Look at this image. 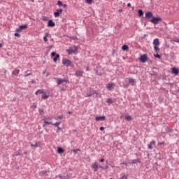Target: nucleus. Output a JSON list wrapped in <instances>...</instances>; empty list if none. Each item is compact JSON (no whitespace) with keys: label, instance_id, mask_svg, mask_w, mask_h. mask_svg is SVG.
<instances>
[{"label":"nucleus","instance_id":"obj_12","mask_svg":"<svg viewBox=\"0 0 179 179\" xmlns=\"http://www.w3.org/2000/svg\"><path fill=\"white\" fill-rule=\"evenodd\" d=\"M145 17L147 19H151L152 17H153V13L152 12H148L147 13H145Z\"/></svg>","mask_w":179,"mask_h":179},{"label":"nucleus","instance_id":"obj_63","mask_svg":"<svg viewBox=\"0 0 179 179\" xmlns=\"http://www.w3.org/2000/svg\"><path fill=\"white\" fill-rule=\"evenodd\" d=\"M18 155H20V153L17 152V153L16 154V156H18Z\"/></svg>","mask_w":179,"mask_h":179},{"label":"nucleus","instance_id":"obj_25","mask_svg":"<svg viewBox=\"0 0 179 179\" xmlns=\"http://www.w3.org/2000/svg\"><path fill=\"white\" fill-rule=\"evenodd\" d=\"M138 15H139V16H143V15H144L141 8H140V10H138Z\"/></svg>","mask_w":179,"mask_h":179},{"label":"nucleus","instance_id":"obj_44","mask_svg":"<svg viewBox=\"0 0 179 179\" xmlns=\"http://www.w3.org/2000/svg\"><path fill=\"white\" fill-rule=\"evenodd\" d=\"M31 146H34L35 148H38V145L36 143L34 145L31 144Z\"/></svg>","mask_w":179,"mask_h":179},{"label":"nucleus","instance_id":"obj_28","mask_svg":"<svg viewBox=\"0 0 179 179\" xmlns=\"http://www.w3.org/2000/svg\"><path fill=\"white\" fill-rule=\"evenodd\" d=\"M129 83H131L132 85H134V83H135V79L130 78L129 79Z\"/></svg>","mask_w":179,"mask_h":179},{"label":"nucleus","instance_id":"obj_11","mask_svg":"<svg viewBox=\"0 0 179 179\" xmlns=\"http://www.w3.org/2000/svg\"><path fill=\"white\" fill-rule=\"evenodd\" d=\"M96 92L93 90L92 89H90V92L87 93V97H90L91 96H93V94H95Z\"/></svg>","mask_w":179,"mask_h":179},{"label":"nucleus","instance_id":"obj_48","mask_svg":"<svg viewBox=\"0 0 179 179\" xmlns=\"http://www.w3.org/2000/svg\"><path fill=\"white\" fill-rule=\"evenodd\" d=\"M58 118H59V120H63V115H59Z\"/></svg>","mask_w":179,"mask_h":179},{"label":"nucleus","instance_id":"obj_13","mask_svg":"<svg viewBox=\"0 0 179 179\" xmlns=\"http://www.w3.org/2000/svg\"><path fill=\"white\" fill-rule=\"evenodd\" d=\"M95 120H96V121H103L104 120H106V116L103 115V116H100V117H96Z\"/></svg>","mask_w":179,"mask_h":179},{"label":"nucleus","instance_id":"obj_10","mask_svg":"<svg viewBox=\"0 0 179 179\" xmlns=\"http://www.w3.org/2000/svg\"><path fill=\"white\" fill-rule=\"evenodd\" d=\"M115 86V83H108L107 86V89H108V90H113Z\"/></svg>","mask_w":179,"mask_h":179},{"label":"nucleus","instance_id":"obj_47","mask_svg":"<svg viewBox=\"0 0 179 179\" xmlns=\"http://www.w3.org/2000/svg\"><path fill=\"white\" fill-rule=\"evenodd\" d=\"M156 58H161L160 55L159 54H157V55H155Z\"/></svg>","mask_w":179,"mask_h":179},{"label":"nucleus","instance_id":"obj_30","mask_svg":"<svg viewBox=\"0 0 179 179\" xmlns=\"http://www.w3.org/2000/svg\"><path fill=\"white\" fill-rule=\"evenodd\" d=\"M155 48V51H156L157 52L160 51V48H159L158 45H157L156 47H154Z\"/></svg>","mask_w":179,"mask_h":179},{"label":"nucleus","instance_id":"obj_55","mask_svg":"<svg viewBox=\"0 0 179 179\" xmlns=\"http://www.w3.org/2000/svg\"><path fill=\"white\" fill-rule=\"evenodd\" d=\"M49 36V33L46 34V38H48V37Z\"/></svg>","mask_w":179,"mask_h":179},{"label":"nucleus","instance_id":"obj_54","mask_svg":"<svg viewBox=\"0 0 179 179\" xmlns=\"http://www.w3.org/2000/svg\"><path fill=\"white\" fill-rule=\"evenodd\" d=\"M127 6H129V8H130V6H131V3H128Z\"/></svg>","mask_w":179,"mask_h":179},{"label":"nucleus","instance_id":"obj_16","mask_svg":"<svg viewBox=\"0 0 179 179\" xmlns=\"http://www.w3.org/2000/svg\"><path fill=\"white\" fill-rule=\"evenodd\" d=\"M172 73H173L174 75H178L179 70L177 69V68H172Z\"/></svg>","mask_w":179,"mask_h":179},{"label":"nucleus","instance_id":"obj_15","mask_svg":"<svg viewBox=\"0 0 179 179\" xmlns=\"http://www.w3.org/2000/svg\"><path fill=\"white\" fill-rule=\"evenodd\" d=\"M48 27H55V23L53 22V20H49L48 23Z\"/></svg>","mask_w":179,"mask_h":179},{"label":"nucleus","instance_id":"obj_51","mask_svg":"<svg viewBox=\"0 0 179 179\" xmlns=\"http://www.w3.org/2000/svg\"><path fill=\"white\" fill-rule=\"evenodd\" d=\"M104 130V127H100V131H103Z\"/></svg>","mask_w":179,"mask_h":179},{"label":"nucleus","instance_id":"obj_9","mask_svg":"<svg viewBox=\"0 0 179 179\" xmlns=\"http://www.w3.org/2000/svg\"><path fill=\"white\" fill-rule=\"evenodd\" d=\"M25 29H27V24H24V26H20L19 29H16V31L21 32L22 30H25Z\"/></svg>","mask_w":179,"mask_h":179},{"label":"nucleus","instance_id":"obj_57","mask_svg":"<svg viewBox=\"0 0 179 179\" xmlns=\"http://www.w3.org/2000/svg\"><path fill=\"white\" fill-rule=\"evenodd\" d=\"M59 178H64V177L61 175L59 176Z\"/></svg>","mask_w":179,"mask_h":179},{"label":"nucleus","instance_id":"obj_34","mask_svg":"<svg viewBox=\"0 0 179 179\" xmlns=\"http://www.w3.org/2000/svg\"><path fill=\"white\" fill-rule=\"evenodd\" d=\"M42 20H43V22H48V17H42Z\"/></svg>","mask_w":179,"mask_h":179},{"label":"nucleus","instance_id":"obj_18","mask_svg":"<svg viewBox=\"0 0 179 179\" xmlns=\"http://www.w3.org/2000/svg\"><path fill=\"white\" fill-rule=\"evenodd\" d=\"M152 145H155V141H152V142H150V145H148V148L149 149H152L153 146Z\"/></svg>","mask_w":179,"mask_h":179},{"label":"nucleus","instance_id":"obj_29","mask_svg":"<svg viewBox=\"0 0 179 179\" xmlns=\"http://www.w3.org/2000/svg\"><path fill=\"white\" fill-rule=\"evenodd\" d=\"M57 5H59V6H63V3L62 0H58Z\"/></svg>","mask_w":179,"mask_h":179},{"label":"nucleus","instance_id":"obj_42","mask_svg":"<svg viewBox=\"0 0 179 179\" xmlns=\"http://www.w3.org/2000/svg\"><path fill=\"white\" fill-rule=\"evenodd\" d=\"M70 40H78V37H70Z\"/></svg>","mask_w":179,"mask_h":179},{"label":"nucleus","instance_id":"obj_23","mask_svg":"<svg viewBox=\"0 0 179 179\" xmlns=\"http://www.w3.org/2000/svg\"><path fill=\"white\" fill-rule=\"evenodd\" d=\"M57 152L58 153H64V150L62 148H58Z\"/></svg>","mask_w":179,"mask_h":179},{"label":"nucleus","instance_id":"obj_24","mask_svg":"<svg viewBox=\"0 0 179 179\" xmlns=\"http://www.w3.org/2000/svg\"><path fill=\"white\" fill-rule=\"evenodd\" d=\"M55 17H58L59 16V10H57V12H55Z\"/></svg>","mask_w":179,"mask_h":179},{"label":"nucleus","instance_id":"obj_58","mask_svg":"<svg viewBox=\"0 0 179 179\" xmlns=\"http://www.w3.org/2000/svg\"><path fill=\"white\" fill-rule=\"evenodd\" d=\"M2 47H3V44L0 43V48H2Z\"/></svg>","mask_w":179,"mask_h":179},{"label":"nucleus","instance_id":"obj_1","mask_svg":"<svg viewBox=\"0 0 179 179\" xmlns=\"http://www.w3.org/2000/svg\"><path fill=\"white\" fill-rule=\"evenodd\" d=\"M62 64L66 66H73L71 61H70V59H66V58L62 59Z\"/></svg>","mask_w":179,"mask_h":179},{"label":"nucleus","instance_id":"obj_39","mask_svg":"<svg viewBox=\"0 0 179 179\" xmlns=\"http://www.w3.org/2000/svg\"><path fill=\"white\" fill-rule=\"evenodd\" d=\"M19 31H17V33H15V37H20V34H19Z\"/></svg>","mask_w":179,"mask_h":179},{"label":"nucleus","instance_id":"obj_38","mask_svg":"<svg viewBox=\"0 0 179 179\" xmlns=\"http://www.w3.org/2000/svg\"><path fill=\"white\" fill-rule=\"evenodd\" d=\"M128 178V176H122V177H120V179H127Z\"/></svg>","mask_w":179,"mask_h":179},{"label":"nucleus","instance_id":"obj_49","mask_svg":"<svg viewBox=\"0 0 179 179\" xmlns=\"http://www.w3.org/2000/svg\"><path fill=\"white\" fill-rule=\"evenodd\" d=\"M173 41H174L175 43H179V40H178L177 38H176L175 40H173Z\"/></svg>","mask_w":179,"mask_h":179},{"label":"nucleus","instance_id":"obj_21","mask_svg":"<svg viewBox=\"0 0 179 179\" xmlns=\"http://www.w3.org/2000/svg\"><path fill=\"white\" fill-rule=\"evenodd\" d=\"M141 160L140 159H134V160L131 161L132 164L135 163H140Z\"/></svg>","mask_w":179,"mask_h":179},{"label":"nucleus","instance_id":"obj_45","mask_svg":"<svg viewBox=\"0 0 179 179\" xmlns=\"http://www.w3.org/2000/svg\"><path fill=\"white\" fill-rule=\"evenodd\" d=\"M59 131H62V128L58 125V129L57 130V132H59Z\"/></svg>","mask_w":179,"mask_h":179},{"label":"nucleus","instance_id":"obj_4","mask_svg":"<svg viewBox=\"0 0 179 179\" xmlns=\"http://www.w3.org/2000/svg\"><path fill=\"white\" fill-rule=\"evenodd\" d=\"M162 19L161 17H152V19L150 20L151 23H153V24H157L159 22H161Z\"/></svg>","mask_w":179,"mask_h":179},{"label":"nucleus","instance_id":"obj_37","mask_svg":"<svg viewBox=\"0 0 179 179\" xmlns=\"http://www.w3.org/2000/svg\"><path fill=\"white\" fill-rule=\"evenodd\" d=\"M39 113L41 115L44 114V110H42L41 108H39Z\"/></svg>","mask_w":179,"mask_h":179},{"label":"nucleus","instance_id":"obj_40","mask_svg":"<svg viewBox=\"0 0 179 179\" xmlns=\"http://www.w3.org/2000/svg\"><path fill=\"white\" fill-rule=\"evenodd\" d=\"M107 103H113L112 99H108Z\"/></svg>","mask_w":179,"mask_h":179},{"label":"nucleus","instance_id":"obj_53","mask_svg":"<svg viewBox=\"0 0 179 179\" xmlns=\"http://www.w3.org/2000/svg\"><path fill=\"white\" fill-rule=\"evenodd\" d=\"M70 176H69V174H67L66 176H65V178H69Z\"/></svg>","mask_w":179,"mask_h":179},{"label":"nucleus","instance_id":"obj_56","mask_svg":"<svg viewBox=\"0 0 179 179\" xmlns=\"http://www.w3.org/2000/svg\"><path fill=\"white\" fill-rule=\"evenodd\" d=\"M31 83H36V80H31Z\"/></svg>","mask_w":179,"mask_h":179},{"label":"nucleus","instance_id":"obj_19","mask_svg":"<svg viewBox=\"0 0 179 179\" xmlns=\"http://www.w3.org/2000/svg\"><path fill=\"white\" fill-rule=\"evenodd\" d=\"M122 49L123 50V51H129V47L126 45H122Z\"/></svg>","mask_w":179,"mask_h":179},{"label":"nucleus","instance_id":"obj_31","mask_svg":"<svg viewBox=\"0 0 179 179\" xmlns=\"http://www.w3.org/2000/svg\"><path fill=\"white\" fill-rule=\"evenodd\" d=\"M39 174H40V176H44V174H47V171H40Z\"/></svg>","mask_w":179,"mask_h":179},{"label":"nucleus","instance_id":"obj_27","mask_svg":"<svg viewBox=\"0 0 179 179\" xmlns=\"http://www.w3.org/2000/svg\"><path fill=\"white\" fill-rule=\"evenodd\" d=\"M125 120H127V121H131L132 118L131 115H127V117H125Z\"/></svg>","mask_w":179,"mask_h":179},{"label":"nucleus","instance_id":"obj_17","mask_svg":"<svg viewBox=\"0 0 179 179\" xmlns=\"http://www.w3.org/2000/svg\"><path fill=\"white\" fill-rule=\"evenodd\" d=\"M84 72L83 71H77L76 73V76H83Z\"/></svg>","mask_w":179,"mask_h":179},{"label":"nucleus","instance_id":"obj_41","mask_svg":"<svg viewBox=\"0 0 179 179\" xmlns=\"http://www.w3.org/2000/svg\"><path fill=\"white\" fill-rule=\"evenodd\" d=\"M43 120H52V117H45L43 118Z\"/></svg>","mask_w":179,"mask_h":179},{"label":"nucleus","instance_id":"obj_60","mask_svg":"<svg viewBox=\"0 0 179 179\" xmlns=\"http://www.w3.org/2000/svg\"><path fill=\"white\" fill-rule=\"evenodd\" d=\"M34 108H36L37 106L34 104Z\"/></svg>","mask_w":179,"mask_h":179},{"label":"nucleus","instance_id":"obj_2","mask_svg":"<svg viewBox=\"0 0 179 179\" xmlns=\"http://www.w3.org/2000/svg\"><path fill=\"white\" fill-rule=\"evenodd\" d=\"M78 50V47L73 46L69 48V50H67V52H68V54L71 55V54L76 52Z\"/></svg>","mask_w":179,"mask_h":179},{"label":"nucleus","instance_id":"obj_5","mask_svg":"<svg viewBox=\"0 0 179 179\" xmlns=\"http://www.w3.org/2000/svg\"><path fill=\"white\" fill-rule=\"evenodd\" d=\"M91 167L92 169H94V171H97L99 170V163L97 162H94V163H92Z\"/></svg>","mask_w":179,"mask_h":179},{"label":"nucleus","instance_id":"obj_35","mask_svg":"<svg viewBox=\"0 0 179 179\" xmlns=\"http://www.w3.org/2000/svg\"><path fill=\"white\" fill-rule=\"evenodd\" d=\"M80 149H73V152L74 153H78V152H80Z\"/></svg>","mask_w":179,"mask_h":179},{"label":"nucleus","instance_id":"obj_22","mask_svg":"<svg viewBox=\"0 0 179 179\" xmlns=\"http://www.w3.org/2000/svg\"><path fill=\"white\" fill-rule=\"evenodd\" d=\"M20 73L19 69H15L13 72V75H18Z\"/></svg>","mask_w":179,"mask_h":179},{"label":"nucleus","instance_id":"obj_46","mask_svg":"<svg viewBox=\"0 0 179 179\" xmlns=\"http://www.w3.org/2000/svg\"><path fill=\"white\" fill-rule=\"evenodd\" d=\"M62 12H63V8H59V15L62 14Z\"/></svg>","mask_w":179,"mask_h":179},{"label":"nucleus","instance_id":"obj_36","mask_svg":"<svg viewBox=\"0 0 179 179\" xmlns=\"http://www.w3.org/2000/svg\"><path fill=\"white\" fill-rule=\"evenodd\" d=\"M87 3H89V5H91L92 2H93V0H85Z\"/></svg>","mask_w":179,"mask_h":179},{"label":"nucleus","instance_id":"obj_43","mask_svg":"<svg viewBox=\"0 0 179 179\" xmlns=\"http://www.w3.org/2000/svg\"><path fill=\"white\" fill-rule=\"evenodd\" d=\"M43 40H44L45 42L48 41V38H47V34H46V36H45V37H43Z\"/></svg>","mask_w":179,"mask_h":179},{"label":"nucleus","instance_id":"obj_7","mask_svg":"<svg viewBox=\"0 0 179 179\" xmlns=\"http://www.w3.org/2000/svg\"><path fill=\"white\" fill-rule=\"evenodd\" d=\"M140 61L141 62H143V63H145L146 62V61H148V57L146 55H141L140 57Z\"/></svg>","mask_w":179,"mask_h":179},{"label":"nucleus","instance_id":"obj_14","mask_svg":"<svg viewBox=\"0 0 179 179\" xmlns=\"http://www.w3.org/2000/svg\"><path fill=\"white\" fill-rule=\"evenodd\" d=\"M153 45H155V47H157V45H160V43H159V38H155L153 41Z\"/></svg>","mask_w":179,"mask_h":179},{"label":"nucleus","instance_id":"obj_20","mask_svg":"<svg viewBox=\"0 0 179 179\" xmlns=\"http://www.w3.org/2000/svg\"><path fill=\"white\" fill-rule=\"evenodd\" d=\"M42 99H48L49 96H48V94L45 92H43L42 93Z\"/></svg>","mask_w":179,"mask_h":179},{"label":"nucleus","instance_id":"obj_8","mask_svg":"<svg viewBox=\"0 0 179 179\" xmlns=\"http://www.w3.org/2000/svg\"><path fill=\"white\" fill-rule=\"evenodd\" d=\"M43 128H45V127H46V125H52L53 122H52V121H49L48 120H44L43 119Z\"/></svg>","mask_w":179,"mask_h":179},{"label":"nucleus","instance_id":"obj_3","mask_svg":"<svg viewBox=\"0 0 179 179\" xmlns=\"http://www.w3.org/2000/svg\"><path fill=\"white\" fill-rule=\"evenodd\" d=\"M69 80L66 79H60L59 78H57V84L58 85H62L63 83H68Z\"/></svg>","mask_w":179,"mask_h":179},{"label":"nucleus","instance_id":"obj_32","mask_svg":"<svg viewBox=\"0 0 179 179\" xmlns=\"http://www.w3.org/2000/svg\"><path fill=\"white\" fill-rule=\"evenodd\" d=\"M30 75H31V73L29 72V71H27V73L24 75V76L27 77V76H29Z\"/></svg>","mask_w":179,"mask_h":179},{"label":"nucleus","instance_id":"obj_62","mask_svg":"<svg viewBox=\"0 0 179 179\" xmlns=\"http://www.w3.org/2000/svg\"><path fill=\"white\" fill-rule=\"evenodd\" d=\"M69 114H72V111H69Z\"/></svg>","mask_w":179,"mask_h":179},{"label":"nucleus","instance_id":"obj_33","mask_svg":"<svg viewBox=\"0 0 179 179\" xmlns=\"http://www.w3.org/2000/svg\"><path fill=\"white\" fill-rule=\"evenodd\" d=\"M38 93H39V94H43V92L42 90H37V91L36 92L35 94L38 95Z\"/></svg>","mask_w":179,"mask_h":179},{"label":"nucleus","instance_id":"obj_50","mask_svg":"<svg viewBox=\"0 0 179 179\" xmlns=\"http://www.w3.org/2000/svg\"><path fill=\"white\" fill-rule=\"evenodd\" d=\"M62 6H63V8H66L67 4H64V3H62Z\"/></svg>","mask_w":179,"mask_h":179},{"label":"nucleus","instance_id":"obj_6","mask_svg":"<svg viewBox=\"0 0 179 179\" xmlns=\"http://www.w3.org/2000/svg\"><path fill=\"white\" fill-rule=\"evenodd\" d=\"M51 57H54L53 61H54V62H57V61L58 58H59L60 55H59V54L56 55V52H52Z\"/></svg>","mask_w":179,"mask_h":179},{"label":"nucleus","instance_id":"obj_64","mask_svg":"<svg viewBox=\"0 0 179 179\" xmlns=\"http://www.w3.org/2000/svg\"><path fill=\"white\" fill-rule=\"evenodd\" d=\"M24 155H27V152H24Z\"/></svg>","mask_w":179,"mask_h":179},{"label":"nucleus","instance_id":"obj_52","mask_svg":"<svg viewBox=\"0 0 179 179\" xmlns=\"http://www.w3.org/2000/svg\"><path fill=\"white\" fill-rule=\"evenodd\" d=\"M99 169H101L102 170L104 169V167H103V166H99Z\"/></svg>","mask_w":179,"mask_h":179},{"label":"nucleus","instance_id":"obj_59","mask_svg":"<svg viewBox=\"0 0 179 179\" xmlns=\"http://www.w3.org/2000/svg\"><path fill=\"white\" fill-rule=\"evenodd\" d=\"M101 162H104V159H101Z\"/></svg>","mask_w":179,"mask_h":179},{"label":"nucleus","instance_id":"obj_26","mask_svg":"<svg viewBox=\"0 0 179 179\" xmlns=\"http://www.w3.org/2000/svg\"><path fill=\"white\" fill-rule=\"evenodd\" d=\"M61 122H55V124H52V125H54L55 127H57V129L59 128V125H60Z\"/></svg>","mask_w":179,"mask_h":179},{"label":"nucleus","instance_id":"obj_61","mask_svg":"<svg viewBox=\"0 0 179 179\" xmlns=\"http://www.w3.org/2000/svg\"><path fill=\"white\" fill-rule=\"evenodd\" d=\"M164 142H162L161 143H160V145H164Z\"/></svg>","mask_w":179,"mask_h":179}]
</instances>
